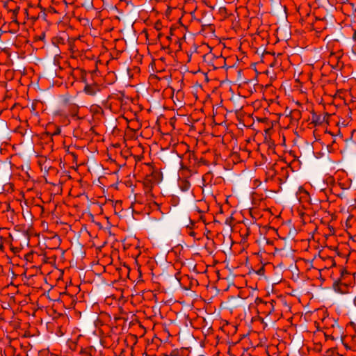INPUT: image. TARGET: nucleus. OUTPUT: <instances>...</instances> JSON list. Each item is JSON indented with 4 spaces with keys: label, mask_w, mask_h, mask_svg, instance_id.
Returning a JSON list of instances; mask_svg holds the SVG:
<instances>
[{
    "label": "nucleus",
    "mask_w": 356,
    "mask_h": 356,
    "mask_svg": "<svg viewBox=\"0 0 356 356\" xmlns=\"http://www.w3.org/2000/svg\"><path fill=\"white\" fill-rule=\"evenodd\" d=\"M339 272L340 277L334 282L333 289L335 291L344 293L348 286L350 285V283L347 280L351 279V275L343 267L340 268Z\"/></svg>",
    "instance_id": "nucleus-1"
},
{
    "label": "nucleus",
    "mask_w": 356,
    "mask_h": 356,
    "mask_svg": "<svg viewBox=\"0 0 356 356\" xmlns=\"http://www.w3.org/2000/svg\"><path fill=\"white\" fill-rule=\"evenodd\" d=\"M161 179V172L158 170H153L151 173L145 176L144 184L146 187L152 188L153 185L159 184Z\"/></svg>",
    "instance_id": "nucleus-2"
},
{
    "label": "nucleus",
    "mask_w": 356,
    "mask_h": 356,
    "mask_svg": "<svg viewBox=\"0 0 356 356\" xmlns=\"http://www.w3.org/2000/svg\"><path fill=\"white\" fill-rule=\"evenodd\" d=\"M83 91L88 95L95 96L101 91V86L92 80L90 83H86Z\"/></svg>",
    "instance_id": "nucleus-3"
},
{
    "label": "nucleus",
    "mask_w": 356,
    "mask_h": 356,
    "mask_svg": "<svg viewBox=\"0 0 356 356\" xmlns=\"http://www.w3.org/2000/svg\"><path fill=\"white\" fill-rule=\"evenodd\" d=\"M75 73L80 81L86 85V83H90L93 80V74L91 72H87L83 69L77 68Z\"/></svg>",
    "instance_id": "nucleus-4"
},
{
    "label": "nucleus",
    "mask_w": 356,
    "mask_h": 356,
    "mask_svg": "<svg viewBox=\"0 0 356 356\" xmlns=\"http://www.w3.org/2000/svg\"><path fill=\"white\" fill-rule=\"evenodd\" d=\"M79 353L85 356H95L96 354V349L94 346H88L86 348H81Z\"/></svg>",
    "instance_id": "nucleus-5"
},
{
    "label": "nucleus",
    "mask_w": 356,
    "mask_h": 356,
    "mask_svg": "<svg viewBox=\"0 0 356 356\" xmlns=\"http://www.w3.org/2000/svg\"><path fill=\"white\" fill-rule=\"evenodd\" d=\"M179 188L182 191H188L191 188V183L186 179H181L179 182Z\"/></svg>",
    "instance_id": "nucleus-6"
},
{
    "label": "nucleus",
    "mask_w": 356,
    "mask_h": 356,
    "mask_svg": "<svg viewBox=\"0 0 356 356\" xmlns=\"http://www.w3.org/2000/svg\"><path fill=\"white\" fill-rule=\"evenodd\" d=\"M188 157L191 165H195L197 164V157L194 152H189Z\"/></svg>",
    "instance_id": "nucleus-7"
},
{
    "label": "nucleus",
    "mask_w": 356,
    "mask_h": 356,
    "mask_svg": "<svg viewBox=\"0 0 356 356\" xmlns=\"http://www.w3.org/2000/svg\"><path fill=\"white\" fill-rule=\"evenodd\" d=\"M274 302H275V301H273V300L265 302L266 306H267L268 307V309H269V313L270 314L272 313L274 311V305H273Z\"/></svg>",
    "instance_id": "nucleus-8"
},
{
    "label": "nucleus",
    "mask_w": 356,
    "mask_h": 356,
    "mask_svg": "<svg viewBox=\"0 0 356 356\" xmlns=\"http://www.w3.org/2000/svg\"><path fill=\"white\" fill-rule=\"evenodd\" d=\"M183 352H184V350H173L171 351L170 356H181Z\"/></svg>",
    "instance_id": "nucleus-9"
},
{
    "label": "nucleus",
    "mask_w": 356,
    "mask_h": 356,
    "mask_svg": "<svg viewBox=\"0 0 356 356\" xmlns=\"http://www.w3.org/2000/svg\"><path fill=\"white\" fill-rule=\"evenodd\" d=\"M325 339L327 340V339H330V340H335V337L332 335V334H329L327 333H325Z\"/></svg>",
    "instance_id": "nucleus-10"
},
{
    "label": "nucleus",
    "mask_w": 356,
    "mask_h": 356,
    "mask_svg": "<svg viewBox=\"0 0 356 356\" xmlns=\"http://www.w3.org/2000/svg\"><path fill=\"white\" fill-rule=\"evenodd\" d=\"M207 161L203 158H200V160L197 159V164L198 166L200 165V163L206 164Z\"/></svg>",
    "instance_id": "nucleus-11"
},
{
    "label": "nucleus",
    "mask_w": 356,
    "mask_h": 356,
    "mask_svg": "<svg viewBox=\"0 0 356 356\" xmlns=\"http://www.w3.org/2000/svg\"><path fill=\"white\" fill-rule=\"evenodd\" d=\"M263 302H264L263 300L261 298H257L256 300H255V303L257 305H259V304L263 303Z\"/></svg>",
    "instance_id": "nucleus-12"
},
{
    "label": "nucleus",
    "mask_w": 356,
    "mask_h": 356,
    "mask_svg": "<svg viewBox=\"0 0 356 356\" xmlns=\"http://www.w3.org/2000/svg\"><path fill=\"white\" fill-rule=\"evenodd\" d=\"M60 133V129L57 128L56 130L52 134V136L58 135Z\"/></svg>",
    "instance_id": "nucleus-13"
},
{
    "label": "nucleus",
    "mask_w": 356,
    "mask_h": 356,
    "mask_svg": "<svg viewBox=\"0 0 356 356\" xmlns=\"http://www.w3.org/2000/svg\"><path fill=\"white\" fill-rule=\"evenodd\" d=\"M19 10V7H17L16 8H15L13 10V15H16V14L18 13Z\"/></svg>",
    "instance_id": "nucleus-14"
},
{
    "label": "nucleus",
    "mask_w": 356,
    "mask_h": 356,
    "mask_svg": "<svg viewBox=\"0 0 356 356\" xmlns=\"http://www.w3.org/2000/svg\"><path fill=\"white\" fill-rule=\"evenodd\" d=\"M353 39L356 42V31H354V33L353 35Z\"/></svg>",
    "instance_id": "nucleus-15"
},
{
    "label": "nucleus",
    "mask_w": 356,
    "mask_h": 356,
    "mask_svg": "<svg viewBox=\"0 0 356 356\" xmlns=\"http://www.w3.org/2000/svg\"><path fill=\"white\" fill-rule=\"evenodd\" d=\"M331 261H332V266H336V262H335L334 259H331Z\"/></svg>",
    "instance_id": "nucleus-16"
},
{
    "label": "nucleus",
    "mask_w": 356,
    "mask_h": 356,
    "mask_svg": "<svg viewBox=\"0 0 356 356\" xmlns=\"http://www.w3.org/2000/svg\"><path fill=\"white\" fill-rule=\"evenodd\" d=\"M161 356H170V355H168V354H162Z\"/></svg>",
    "instance_id": "nucleus-17"
}]
</instances>
